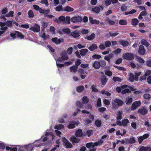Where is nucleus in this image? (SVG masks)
Masks as SVG:
<instances>
[{
  "label": "nucleus",
  "mask_w": 151,
  "mask_h": 151,
  "mask_svg": "<svg viewBox=\"0 0 151 151\" xmlns=\"http://www.w3.org/2000/svg\"><path fill=\"white\" fill-rule=\"evenodd\" d=\"M123 114V112L122 111H118L117 113V117L116 118L117 120H121L122 118V114Z\"/></svg>",
  "instance_id": "nucleus-30"
},
{
  "label": "nucleus",
  "mask_w": 151,
  "mask_h": 151,
  "mask_svg": "<svg viewBox=\"0 0 151 151\" xmlns=\"http://www.w3.org/2000/svg\"><path fill=\"white\" fill-rule=\"evenodd\" d=\"M29 30H32L35 32H38L40 30V26L37 24H35L34 26L31 27Z\"/></svg>",
  "instance_id": "nucleus-8"
},
{
  "label": "nucleus",
  "mask_w": 151,
  "mask_h": 151,
  "mask_svg": "<svg viewBox=\"0 0 151 151\" xmlns=\"http://www.w3.org/2000/svg\"><path fill=\"white\" fill-rule=\"evenodd\" d=\"M70 34L74 38H77L80 36L79 33L77 31L72 32Z\"/></svg>",
  "instance_id": "nucleus-26"
},
{
  "label": "nucleus",
  "mask_w": 151,
  "mask_h": 151,
  "mask_svg": "<svg viewBox=\"0 0 151 151\" xmlns=\"http://www.w3.org/2000/svg\"><path fill=\"white\" fill-rule=\"evenodd\" d=\"M101 66L100 63L99 62L96 61L93 63V66L97 69H99Z\"/></svg>",
  "instance_id": "nucleus-24"
},
{
  "label": "nucleus",
  "mask_w": 151,
  "mask_h": 151,
  "mask_svg": "<svg viewBox=\"0 0 151 151\" xmlns=\"http://www.w3.org/2000/svg\"><path fill=\"white\" fill-rule=\"evenodd\" d=\"M122 57L124 59L131 60L134 59V55L131 53H127L123 55Z\"/></svg>",
  "instance_id": "nucleus-5"
},
{
  "label": "nucleus",
  "mask_w": 151,
  "mask_h": 151,
  "mask_svg": "<svg viewBox=\"0 0 151 151\" xmlns=\"http://www.w3.org/2000/svg\"><path fill=\"white\" fill-rule=\"evenodd\" d=\"M122 51V49L120 48H118L112 52L113 53H114L116 55H118Z\"/></svg>",
  "instance_id": "nucleus-51"
},
{
  "label": "nucleus",
  "mask_w": 151,
  "mask_h": 151,
  "mask_svg": "<svg viewBox=\"0 0 151 151\" xmlns=\"http://www.w3.org/2000/svg\"><path fill=\"white\" fill-rule=\"evenodd\" d=\"M101 83L103 85H105L108 79L106 76L104 75L101 76L100 78Z\"/></svg>",
  "instance_id": "nucleus-17"
},
{
  "label": "nucleus",
  "mask_w": 151,
  "mask_h": 151,
  "mask_svg": "<svg viewBox=\"0 0 151 151\" xmlns=\"http://www.w3.org/2000/svg\"><path fill=\"white\" fill-rule=\"evenodd\" d=\"M139 151H151V148L149 147H145L144 146L141 147Z\"/></svg>",
  "instance_id": "nucleus-23"
},
{
  "label": "nucleus",
  "mask_w": 151,
  "mask_h": 151,
  "mask_svg": "<svg viewBox=\"0 0 151 151\" xmlns=\"http://www.w3.org/2000/svg\"><path fill=\"white\" fill-rule=\"evenodd\" d=\"M71 20L70 17L69 16H67L65 17V23L69 24L70 23V20Z\"/></svg>",
  "instance_id": "nucleus-55"
},
{
  "label": "nucleus",
  "mask_w": 151,
  "mask_h": 151,
  "mask_svg": "<svg viewBox=\"0 0 151 151\" xmlns=\"http://www.w3.org/2000/svg\"><path fill=\"white\" fill-rule=\"evenodd\" d=\"M50 10L49 9L44 10L42 9H40V12L42 14H44L45 17L47 16V14L50 12Z\"/></svg>",
  "instance_id": "nucleus-22"
},
{
  "label": "nucleus",
  "mask_w": 151,
  "mask_h": 151,
  "mask_svg": "<svg viewBox=\"0 0 151 151\" xmlns=\"http://www.w3.org/2000/svg\"><path fill=\"white\" fill-rule=\"evenodd\" d=\"M151 96L148 93H146L143 95V97L145 99H149L151 98Z\"/></svg>",
  "instance_id": "nucleus-57"
},
{
  "label": "nucleus",
  "mask_w": 151,
  "mask_h": 151,
  "mask_svg": "<svg viewBox=\"0 0 151 151\" xmlns=\"http://www.w3.org/2000/svg\"><path fill=\"white\" fill-rule=\"evenodd\" d=\"M138 140L139 144H140L142 143V142L144 140L143 138L141 136L138 137H137Z\"/></svg>",
  "instance_id": "nucleus-63"
},
{
  "label": "nucleus",
  "mask_w": 151,
  "mask_h": 151,
  "mask_svg": "<svg viewBox=\"0 0 151 151\" xmlns=\"http://www.w3.org/2000/svg\"><path fill=\"white\" fill-rule=\"evenodd\" d=\"M12 22L10 21H7L6 23L0 22V26L1 27L0 29L1 30H6L7 29V27L5 26L6 25L8 27H11Z\"/></svg>",
  "instance_id": "nucleus-3"
},
{
  "label": "nucleus",
  "mask_w": 151,
  "mask_h": 151,
  "mask_svg": "<svg viewBox=\"0 0 151 151\" xmlns=\"http://www.w3.org/2000/svg\"><path fill=\"white\" fill-rule=\"evenodd\" d=\"M103 7L102 6H100L99 7H96L93 8L92 9V10L94 12L98 13L99 12L100 10H103Z\"/></svg>",
  "instance_id": "nucleus-18"
},
{
  "label": "nucleus",
  "mask_w": 151,
  "mask_h": 151,
  "mask_svg": "<svg viewBox=\"0 0 151 151\" xmlns=\"http://www.w3.org/2000/svg\"><path fill=\"white\" fill-rule=\"evenodd\" d=\"M76 47H78L79 49L85 48L86 47L85 45H82L81 44H78L76 46H74V47L75 49H77Z\"/></svg>",
  "instance_id": "nucleus-49"
},
{
  "label": "nucleus",
  "mask_w": 151,
  "mask_h": 151,
  "mask_svg": "<svg viewBox=\"0 0 151 151\" xmlns=\"http://www.w3.org/2000/svg\"><path fill=\"white\" fill-rule=\"evenodd\" d=\"M131 91H133L134 92V93L136 95H137L141 93L142 91H141L137 90L136 89H134L133 87H129Z\"/></svg>",
  "instance_id": "nucleus-19"
},
{
  "label": "nucleus",
  "mask_w": 151,
  "mask_h": 151,
  "mask_svg": "<svg viewBox=\"0 0 151 151\" xmlns=\"http://www.w3.org/2000/svg\"><path fill=\"white\" fill-rule=\"evenodd\" d=\"M141 102L140 101H136L134 102L132 104L131 109L132 111L135 110L137 107L140 106Z\"/></svg>",
  "instance_id": "nucleus-6"
},
{
  "label": "nucleus",
  "mask_w": 151,
  "mask_h": 151,
  "mask_svg": "<svg viewBox=\"0 0 151 151\" xmlns=\"http://www.w3.org/2000/svg\"><path fill=\"white\" fill-rule=\"evenodd\" d=\"M103 142L104 141L101 139L97 142L95 143L91 142L87 143L86 145V146L88 148H90V151H96V148L94 147L101 145Z\"/></svg>",
  "instance_id": "nucleus-1"
},
{
  "label": "nucleus",
  "mask_w": 151,
  "mask_h": 151,
  "mask_svg": "<svg viewBox=\"0 0 151 151\" xmlns=\"http://www.w3.org/2000/svg\"><path fill=\"white\" fill-rule=\"evenodd\" d=\"M99 62L100 63L101 66L102 67H104L106 65V62L104 60H101Z\"/></svg>",
  "instance_id": "nucleus-56"
},
{
  "label": "nucleus",
  "mask_w": 151,
  "mask_h": 151,
  "mask_svg": "<svg viewBox=\"0 0 151 151\" xmlns=\"http://www.w3.org/2000/svg\"><path fill=\"white\" fill-rule=\"evenodd\" d=\"M52 40L56 44H60L62 42H63V39H58V38L55 37L52 38Z\"/></svg>",
  "instance_id": "nucleus-15"
},
{
  "label": "nucleus",
  "mask_w": 151,
  "mask_h": 151,
  "mask_svg": "<svg viewBox=\"0 0 151 151\" xmlns=\"http://www.w3.org/2000/svg\"><path fill=\"white\" fill-rule=\"evenodd\" d=\"M50 31L52 34H55V28L53 26H51L50 28Z\"/></svg>",
  "instance_id": "nucleus-47"
},
{
  "label": "nucleus",
  "mask_w": 151,
  "mask_h": 151,
  "mask_svg": "<svg viewBox=\"0 0 151 151\" xmlns=\"http://www.w3.org/2000/svg\"><path fill=\"white\" fill-rule=\"evenodd\" d=\"M82 103L84 104H86L88 103L89 101V99L87 97L84 96L82 98Z\"/></svg>",
  "instance_id": "nucleus-34"
},
{
  "label": "nucleus",
  "mask_w": 151,
  "mask_h": 151,
  "mask_svg": "<svg viewBox=\"0 0 151 151\" xmlns=\"http://www.w3.org/2000/svg\"><path fill=\"white\" fill-rule=\"evenodd\" d=\"M48 22H43L42 24V26L44 28H46L48 25Z\"/></svg>",
  "instance_id": "nucleus-64"
},
{
  "label": "nucleus",
  "mask_w": 151,
  "mask_h": 151,
  "mask_svg": "<svg viewBox=\"0 0 151 151\" xmlns=\"http://www.w3.org/2000/svg\"><path fill=\"white\" fill-rule=\"evenodd\" d=\"M62 32L67 34L70 33V29L68 28H64L62 29Z\"/></svg>",
  "instance_id": "nucleus-62"
},
{
  "label": "nucleus",
  "mask_w": 151,
  "mask_h": 151,
  "mask_svg": "<svg viewBox=\"0 0 151 151\" xmlns=\"http://www.w3.org/2000/svg\"><path fill=\"white\" fill-rule=\"evenodd\" d=\"M70 140L73 143H78L80 140L78 138H76L74 136L71 137L70 139Z\"/></svg>",
  "instance_id": "nucleus-20"
},
{
  "label": "nucleus",
  "mask_w": 151,
  "mask_h": 151,
  "mask_svg": "<svg viewBox=\"0 0 151 151\" xmlns=\"http://www.w3.org/2000/svg\"><path fill=\"white\" fill-rule=\"evenodd\" d=\"M132 101V99L131 97H128L126 99L125 102L127 104H130Z\"/></svg>",
  "instance_id": "nucleus-36"
},
{
  "label": "nucleus",
  "mask_w": 151,
  "mask_h": 151,
  "mask_svg": "<svg viewBox=\"0 0 151 151\" xmlns=\"http://www.w3.org/2000/svg\"><path fill=\"white\" fill-rule=\"evenodd\" d=\"M147 108L145 107H141L138 110V113L142 115H145L147 113Z\"/></svg>",
  "instance_id": "nucleus-12"
},
{
  "label": "nucleus",
  "mask_w": 151,
  "mask_h": 151,
  "mask_svg": "<svg viewBox=\"0 0 151 151\" xmlns=\"http://www.w3.org/2000/svg\"><path fill=\"white\" fill-rule=\"evenodd\" d=\"M41 141L39 140L36 141L35 142V146L37 147L41 145Z\"/></svg>",
  "instance_id": "nucleus-59"
},
{
  "label": "nucleus",
  "mask_w": 151,
  "mask_h": 151,
  "mask_svg": "<svg viewBox=\"0 0 151 151\" xmlns=\"http://www.w3.org/2000/svg\"><path fill=\"white\" fill-rule=\"evenodd\" d=\"M119 34V33L117 32H109L108 35H110L111 37H115Z\"/></svg>",
  "instance_id": "nucleus-43"
},
{
  "label": "nucleus",
  "mask_w": 151,
  "mask_h": 151,
  "mask_svg": "<svg viewBox=\"0 0 151 151\" xmlns=\"http://www.w3.org/2000/svg\"><path fill=\"white\" fill-rule=\"evenodd\" d=\"M80 122L79 121L75 122L72 121L69 122L68 126V128L69 129H73L75 127V125H78Z\"/></svg>",
  "instance_id": "nucleus-10"
},
{
  "label": "nucleus",
  "mask_w": 151,
  "mask_h": 151,
  "mask_svg": "<svg viewBox=\"0 0 151 151\" xmlns=\"http://www.w3.org/2000/svg\"><path fill=\"white\" fill-rule=\"evenodd\" d=\"M14 12L12 11H11L9 13L6 14V16L7 17H13V14H14Z\"/></svg>",
  "instance_id": "nucleus-61"
},
{
  "label": "nucleus",
  "mask_w": 151,
  "mask_h": 151,
  "mask_svg": "<svg viewBox=\"0 0 151 151\" xmlns=\"http://www.w3.org/2000/svg\"><path fill=\"white\" fill-rule=\"evenodd\" d=\"M64 10L65 11H67L68 12H70L73 11L74 9L70 6H68L65 8Z\"/></svg>",
  "instance_id": "nucleus-42"
},
{
  "label": "nucleus",
  "mask_w": 151,
  "mask_h": 151,
  "mask_svg": "<svg viewBox=\"0 0 151 151\" xmlns=\"http://www.w3.org/2000/svg\"><path fill=\"white\" fill-rule=\"evenodd\" d=\"M138 77L136 76L134 77L133 74L132 73L130 74L129 77V80L131 82H133L134 80L137 81L138 80Z\"/></svg>",
  "instance_id": "nucleus-14"
},
{
  "label": "nucleus",
  "mask_w": 151,
  "mask_h": 151,
  "mask_svg": "<svg viewBox=\"0 0 151 151\" xmlns=\"http://www.w3.org/2000/svg\"><path fill=\"white\" fill-rule=\"evenodd\" d=\"M78 68V67L73 65L71 66L70 68V71L71 72H76L77 71V69Z\"/></svg>",
  "instance_id": "nucleus-37"
},
{
  "label": "nucleus",
  "mask_w": 151,
  "mask_h": 151,
  "mask_svg": "<svg viewBox=\"0 0 151 151\" xmlns=\"http://www.w3.org/2000/svg\"><path fill=\"white\" fill-rule=\"evenodd\" d=\"M101 122L99 120H96L95 122V124L98 127H100L101 125Z\"/></svg>",
  "instance_id": "nucleus-50"
},
{
  "label": "nucleus",
  "mask_w": 151,
  "mask_h": 151,
  "mask_svg": "<svg viewBox=\"0 0 151 151\" xmlns=\"http://www.w3.org/2000/svg\"><path fill=\"white\" fill-rule=\"evenodd\" d=\"M139 22V21L137 19L135 18L132 19L131 23L132 25L133 26H135L137 25L138 24Z\"/></svg>",
  "instance_id": "nucleus-31"
},
{
  "label": "nucleus",
  "mask_w": 151,
  "mask_h": 151,
  "mask_svg": "<svg viewBox=\"0 0 151 151\" xmlns=\"http://www.w3.org/2000/svg\"><path fill=\"white\" fill-rule=\"evenodd\" d=\"M84 87L83 86H80L76 88V91L79 93L82 92L84 90Z\"/></svg>",
  "instance_id": "nucleus-35"
},
{
  "label": "nucleus",
  "mask_w": 151,
  "mask_h": 151,
  "mask_svg": "<svg viewBox=\"0 0 151 151\" xmlns=\"http://www.w3.org/2000/svg\"><path fill=\"white\" fill-rule=\"evenodd\" d=\"M112 80L114 82L118 81V82H122L123 80V79L120 78L118 77H113L112 78Z\"/></svg>",
  "instance_id": "nucleus-39"
},
{
  "label": "nucleus",
  "mask_w": 151,
  "mask_h": 151,
  "mask_svg": "<svg viewBox=\"0 0 151 151\" xmlns=\"http://www.w3.org/2000/svg\"><path fill=\"white\" fill-rule=\"evenodd\" d=\"M19 27H22L23 28L28 29L29 28V26L28 24H23L19 26Z\"/></svg>",
  "instance_id": "nucleus-58"
},
{
  "label": "nucleus",
  "mask_w": 151,
  "mask_h": 151,
  "mask_svg": "<svg viewBox=\"0 0 151 151\" xmlns=\"http://www.w3.org/2000/svg\"><path fill=\"white\" fill-rule=\"evenodd\" d=\"M123 103L122 101L116 98L113 99L112 101L113 107L115 109L117 108L119 106H122Z\"/></svg>",
  "instance_id": "nucleus-2"
},
{
  "label": "nucleus",
  "mask_w": 151,
  "mask_h": 151,
  "mask_svg": "<svg viewBox=\"0 0 151 151\" xmlns=\"http://www.w3.org/2000/svg\"><path fill=\"white\" fill-rule=\"evenodd\" d=\"M28 14L29 17H33L34 16V14L33 13V12L31 10H30L28 11Z\"/></svg>",
  "instance_id": "nucleus-53"
},
{
  "label": "nucleus",
  "mask_w": 151,
  "mask_h": 151,
  "mask_svg": "<svg viewBox=\"0 0 151 151\" xmlns=\"http://www.w3.org/2000/svg\"><path fill=\"white\" fill-rule=\"evenodd\" d=\"M16 35H17V36L21 39H23L24 37V35L22 33L18 31H16Z\"/></svg>",
  "instance_id": "nucleus-48"
},
{
  "label": "nucleus",
  "mask_w": 151,
  "mask_h": 151,
  "mask_svg": "<svg viewBox=\"0 0 151 151\" xmlns=\"http://www.w3.org/2000/svg\"><path fill=\"white\" fill-rule=\"evenodd\" d=\"M129 122V121L127 119H125L122 120V126H126Z\"/></svg>",
  "instance_id": "nucleus-40"
},
{
  "label": "nucleus",
  "mask_w": 151,
  "mask_h": 151,
  "mask_svg": "<svg viewBox=\"0 0 151 151\" xmlns=\"http://www.w3.org/2000/svg\"><path fill=\"white\" fill-rule=\"evenodd\" d=\"M82 20V18L80 16H76L72 17L71 19V21L73 23L81 22Z\"/></svg>",
  "instance_id": "nucleus-13"
},
{
  "label": "nucleus",
  "mask_w": 151,
  "mask_h": 151,
  "mask_svg": "<svg viewBox=\"0 0 151 151\" xmlns=\"http://www.w3.org/2000/svg\"><path fill=\"white\" fill-rule=\"evenodd\" d=\"M95 34L93 33L91 35L89 36H87L86 38L88 40H93Z\"/></svg>",
  "instance_id": "nucleus-46"
},
{
  "label": "nucleus",
  "mask_w": 151,
  "mask_h": 151,
  "mask_svg": "<svg viewBox=\"0 0 151 151\" xmlns=\"http://www.w3.org/2000/svg\"><path fill=\"white\" fill-rule=\"evenodd\" d=\"M65 16H61L58 18H55L54 21L55 22L58 23V24H60L61 22H63V23H65Z\"/></svg>",
  "instance_id": "nucleus-9"
},
{
  "label": "nucleus",
  "mask_w": 151,
  "mask_h": 151,
  "mask_svg": "<svg viewBox=\"0 0 151 151\" xmlns=\"http://www.w3.org/2000/svg\"><path fill=\"white\" fill-rule=\"evenodd\" d=\"M127 87V85H124L121 87H117L116 88V91L118 93H119L122 89L126 88Z\"/></svg>",
  "instance_id": "nucleus-21"
},
{
  "label": "nucleus",
  "mask_w": 151,
  "mask_h": 151,
  "mask_svg": "<svg viewBox=\"0 0 151 151\" xmlns=\"http://www.w3.org/2000/svg\"><path fill=\"white\" fill-rule=\"evenodd\" d=\"M119 42L121 45L124 47L127 46L129 44L127 41L124 40H120L119 41Z\"/></svg>",
  "instance_id": "nucleus-32"
},
{
  "label": "nucleus",
  "mask_w": 151,
  "mask_h": 151,
  "mask_svg": "<svg viewBox=\"0 0 151 151\" xmlns=\"http://www.w3.org/2000/svg\"><path fill=\"white\" fill-rule=\"evenodd\" d=\"M119 23L121 25H126L127 24V22L126 20L121 19L119 21Z\"/></svg>",
  "instance_id": "nucleus-44"
},
{
  "label": "nucleus",
  "mask_w": 151,
  "mask_h": 151,
  "mask_svg": "<svg viewBox=\"0 0 151 151\" xmlns=\"http://www.w3.org/2000/svg\"><path fill=\"white\" fill-rule=\"evenodd\" d=\"M147 15V13L145 11H143L141 12L139 14V17L138 19H139L141 20L143 19V18L142 16H145Z\"/></svg>",
  "instance_id": "nucleus-29"
},
{
  "label": "nucleus",
  "mask_w": 151,
  "mask_h": 151,
  "mask_svg": "<svg viewBox=\"0 0 151 151\" xmlns=\"http://www.w3.org/2000/svg\"><path fill=\"white\" fill-rule=\"evenodd\" d=\"M101 93L102 94L108 96H110L111 95V94L110 93L104 90L101 91Z\"/></svg>",
  "instance_id": "nucleus-45"
},
{
  "label": "nucleus",
  "mask_w": 151,
  "mask_h": 151,
  "mask_svg": "<svg viewBox=\"0 0 151 151\" xmlns=\"http://www.w3.org/2000/svg\"><path fill=\"white\" fill-rule=\"evenodd\" d=\"M98 47L95 44H93L91 45L88 47V49L91 51H93L94 50L96 49Z\"/></svg>",
  "instance_id": "nucleus-28"
},
{
  "label": "nucleus",
  "mask_w": 151,
  "mask_h": 151,
  "mask_svg": "<svg viewBox=\"0 0 151 151\" xmlns=\"http://www.w3.org/2000/svg\"><path fill=\"white\" fill-rule=\"evenodd\" d=\"M45 28L43 27L41 29V32L39 33V35L40 37H42L44 39H45L48 38L49 36L48 35H46L45 33Z\"/></svg>",
  "instance_id": "nucleus-11"
},
{
  "label": "nucleus",
  "mask_w": 151,
  "mask_h": 151,
  "mask_svg": "<svg viewBox=\"0 0 151 151\" xmlns=\"http://www.w3.org/2000/svg\"><path fill=\"white\" fill-rule=\"evenodd\" d=\"M103 102L106 105H109L110 104V102L109 101L105 99H103Z\"/></svg>",
  "instance_id": "nucleus-60"
},
{
  "label": "nucleus",
  "mask_w": 151,
  "mask_h": 151,
  "mask_svg": "<svg viewBox=\"0 0 151 151\" xmlns=\"http://www.w3.org/2000/svg\"><path fill=\"white\" fill-rule=\"evenodd\" d=\"M130 87V86H127V87L126 88L122 89V94H124L126 93L130 92L131 91H130V89L129 88V87Z\"/></svg>",
  "instance_id": "nucleus-33"
},
{
  "label": "nucleus",
  "mask_w": 151,
  "mask_h": 151,
  "mask_svg": "<svg viewBox=\"0 0 151 151\" xmlns=\"http://www.w3.org/2000/svg\"><path fill=\"white\" fill-rule=\"evenodd\" d=\"M62 140L64 145L65 146L66 148H70L72 147V144L70 143L69 141L65 137H63Z\"/></svg>",
  "instance_id": "nucleus-7"
},
{
  "label": "nucleus",
  "mask_w": 151,
  "mask_h": 151,
  "mask_svg": "<svg viewBox=\"0 0 151 151\" xmlns=\"http://www.w3.org/2000/svg\"><path fill=\"white\" fill-rule=\"evenodd\" d=\"M88 50L87 49H82L80 50V53L81 56H84L88 52Z\"/></svg>",
  "instance_id": "nucleus-25"
},
{
  "label": "nucleus",
  "mask_w": 151,
  "mask_h": 151,
  "mask_svg": "<svg viewBox=\"0 0 151 151\" xmlns=\"http://www.w3.org/2000/svg\"><path fill=\"white\" fill-rule=\"evenodd\" d=\"M75 135L77 137H78L82 136L83 135L82 130L81 129L78 130L76 132Z\"/></svg>",
  "instance_id": "nucleus-27"
},
{
  "label": "nucleus",
  "mask_w": 151,
  "mask_h": 151,
  "mask_svg": "<svg viewBox=\"0 0 151 151\" xmlns=\"http://www.w3.org/2000/svg\"><path fill=\"white\" fill-rule=\"evenodd\" d=\"M68 59V57L66 53V52H63L60 54V57L57 59V61L62 62L63 60H67Z\"/></svg>",
  "instance_id": "nucleus-4"
},
{
  "label": "nucleus",
  "mask_w": 151,
  "mask_h": 151,
  "mask_svg": "<svg viewBox=\"0 0 151 151\" xmlns=\"http://www.w3.org/2000/svg\"><path fill=\"white\" fill-rule=\"evenodd\" d=\"M141 43L142 44L145 45L146 47H148L149 45V43L145 39H143L141 40Z\"/></svg>",
  "instance_id": "nucleus-38"
},
{
  "label": "nucleus",
  "mask_w": 151,
  "mask_h": 151,
  "mask_svg": "<svg viewBox=\"0 0 151 151\" xmlns=\"http://www.w3.org/2000/svg\"><path fill=\"white\" fill-rule=\"evenodd\" d=\"M101 106V100L100 98L98 99L96 103V106L98 107H100Z\"/></svg>",
  "instance_id": "nucleus-54"
},
{
  "label": "nucleus",
  "mask_w": 151,
  "mask_h": 151,
  "mask_svg": "<svg viewBox=\"0 0 151 151\" xmlns=\"http://www.w3.org/2000/svg\"><path fill=\"white\" fill-rule=\"evenodd\" d=\"M145 50L144 49V46L140 45L139 47L138 52L139 54L141 55H144L145 53Z\"/></svg>",
  "instance_id": "nucleus-16"
},
{
  "label": "nucleus",
  "mask_w": 151,
  "mask_h": 151,
  "mask_svg": "<svg viewBox=\"0 0 151 151\" xmlns=\"http://www.w3.org/2000/svg\"><path fill=\"white\" fill-rule=\"evenodd\" d=\"M137 60L141 63H143L145 62L144 60L141 58L137 56L136 57Z\"/></svg>",
  "instance_id": "nucleus-52"
},
{
  "label": "nucleus",
  "mask_w": 151,
  "mask_h": 151,
  "mask_svg": "<svg viewBox=\"0 0 151 151\" xmlns=\"http://www.w3.org/2000/svg\"><path fill=\"white\" fill-rule=\"evenodd\" d=\"M64 127V126L63 124H59L55 126L54 128L55 129L60 130L63 129Z\"/></svg>",
  "instance_id": "nucleus-41"
}]
</instances>
